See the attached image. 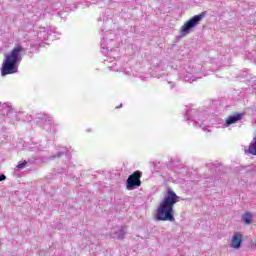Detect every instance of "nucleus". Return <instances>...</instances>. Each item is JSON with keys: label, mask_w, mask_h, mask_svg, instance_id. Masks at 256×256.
<instances>
[{"label": "nucleus", "mask_w": 256, "mask_h": 256, "mask_svg": "<svg viewBox=\"0 0 256 256\" xmlns=\"http://www.w3.org/2000/svg\"><path fill=\"white\" fill-rule=\"evenodd\" d=\"M176 203H179V196H177L175 191L169 188L166 196L160 202L156 210L155 219H157V221H175L173 207H175Z\"/></svg>", "instance_id": "1"}, {"label": "nucleus", "mask_w": 256, "mask_h": 256, "mask_svg": "<svg viewBox=\"0 0 256 256\" xmlns=\"http://www.w3.org/2000/svg\"><path fill=\"white\" fill-rule=\"evenodd\" d=\"M25 51V48L21 45L14 47L9 54L4 55V60L2 62L1 75H13L17 73V62L21 61V53Z\"/></svg>", "instance_id": "2"}, {"label": "nucleus", "mask_w": 256, "mask_h": 256, "mask_svg": "<svg viewBox=\"0 0 256 256\" xmlns=\"http://www.w3.org/2000/svg\"><path fill=\"white\" fill-rule=\"evenodd\" d=\"M204 17H205V13H201L199 15L193 16L181 26L180 33L182 35H189L191 33V29H193L194 27H197V25L201 23V20Z\"/></svg>", "instance_id": "3"}, {"label": "nucleus", "mask_w": 256, "mask_h": 256, "mask_svg": "<svg viewBox=\"0 0 256 256\" xmlns=\"http://www.w3.org/2000/svg\"><path fill=\"white\" fill-rule=\"evenodd\" d=\"M141 177H143V172L137 170L128 176L126 180V189L128 191H133V189H137L141 187Z\"/></svg>", "instance_id": "4"}, {"label": "nucleus", "mask_w": 256, "mask_h": 256, "mask_svg": "<svg viewBox=\"0 0 256 256\" xmlns=\"http://www.w3.org/2000/svg\"><path fill=\"white\" fill-rule=\"evenodd\" d=\"M242 243H243V233L235 232L234 235L232 236L230 247H232V249H239Z\"/></svg>", "instance_id": "5"}, {"label": "nucleus", "mask_w": 256, "mask_h": 256, "mask_svg": "<svg viewBox=\"0 0 256 256\" xmlns=\"http://www.w3.org/2000/svg\"><path fill=\"white\" fill-rule=\"evenodd\" d=\"M243 119V113L236 112L232 116H228V119L225 121V127H230L235 123H239Z\"/></svg>", "instance_id": "6"}, {"label": "nucleus", "mask_w": 256, "mask_h": 256, "mask_svg": "<svg viewBox=\"0 0 256 256\" xmlns=\"http://www.w3.org/2000/svg\"><path fill=\"white\" fill-rule=\"evenodd\" d=\"M252 219H253V215L251 214V212H246V213L242 216V221H243V223H245L246 225H251Z\"/></svg>", "instance_id": "7"}, {"label": "nucleus", "mask_w": 256, "mask_h": 256, "mask_svg": "<svg viewBox=\"0 0 256 256\" xmlns=\"http://www.w3.org/2000/svg\"><path fill=\"white\" fill-rule=\"evenodd\" d=\"M27 160H24L23 163L18 164L16 167L17 169H23L27 165Z\"/></svg>", "instance_id": "8"}, {"label": "nucleus", "mask_w": 256, "mask_h": 256, "mask_svg": "<svg viewBox=\"0 0 256 256\" xmlns=\"http://www.w3.org/2000/svg\"><path fill=\"white\" fill-rule=\"evenodd\" d=\"M7 177L5 175H0V181H5Z\"/></svg>", "instance_id": "9"}, {"label": "nucleus", "mask_w": 256, "mask_h": 256, "mask_svg": "<svg viewBox=\"0 0 256 256\" xmlns=\"http://www.w3.org/2000/svg\"><path fill=\"white\" fill-rule=\"evenodd\" d=\"M120 107H123V105H122V104H120L119 106H117V107H116V109H119Z\"/></svg>", "instance_id": "10"}]
</instances>
